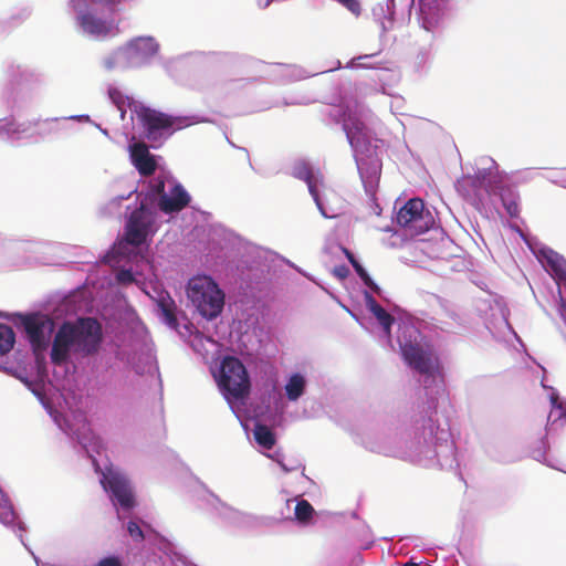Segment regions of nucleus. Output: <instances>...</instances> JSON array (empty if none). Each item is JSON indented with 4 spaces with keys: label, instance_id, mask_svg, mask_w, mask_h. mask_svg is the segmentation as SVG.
<instances>
[{
    "label": "nucleus",
    "instance_id": "obj_15",
    "mask_svg": "<svg viewBox=\"0 0 566 566\" xmlns=\"http://www.w3.org/2000/svg\"><path fill=\"white\" fill-rule=\"evenodd\" d=\"M364 298L368 311L373 313V315L377 318V321L382 326L385 332L389 334L390 328L395 322V318L382 306H380L377 303L375 297L369 292L364 293Z\"/></svg>",
    "mask_w": 566,
    "mask_h": 566
},
{
    "label": "nucleus",
    "instance_id": "obj_30",
    "mask_svg": "<svg viewBox=\"0 0 566 566\" xmlns=\"http://www.w3.org/2000/svg\"><path fill=\"white\" fill-rule=\"evenodd\" d=\"M116 279L122 284H130L135 281L134 274L130 270H120L116 274Z\"/></svg>",
    "mask_w": 566,
    "mask_h": 566
},
{
    "label": "nucleus",
    "instance_id": "obj_36",
    "mask_svg": "<svg viewBox=\"0 0 566 566\" xmlns=\"http://www.w3.org/2000/svg\"><path fill=\"white\" fill-rule=\"evenodd\" d=\"M402 566H419V565H418V564H416V563H410V562H409V563L403 564Z\"/></svg>",
    "mask_w": 566,
    "mask_h": 566
},
{
    "label": "nucleus",
    "instance_id": "obj_33",
    "mask_svg": "<svg viewBox=\"0 0 566 566\" xmlns=\"http://www.w3.org/2000/svg\"><path fill=\"white\" fill-rule=\"evenodd\" d=\"M342 251L350 264H354L355 262H357L355 255L352 253V251L349 249L342 247Z\"/></svg>",
    "mask_w": 566,
    "mask_h": 566
},
{
    "label": "nucleus",
    "instance_id": "obj_29",
    "mask_svg": "<svg viewBox=\"0 0 566 566\" xmlns=\"http://www.w3.org/2000/svg\"><path fill=\"white\" fill-rule=\"evenodd\" d=\"M375 54H365L357 56L354 61H356V65L363 69H377V64H370L367 60L374 57Z\"/></svg>",
    "mask_w": 566,
    "mask_h": 566
},
{
    "label": "nucleus",
    "instance_id": "obj_2",
    "mask_svg": "<svg viewBox=\"0 0 566 566\" xmlns=\"http://www.w3.org/2000/svg\"><path fill=\"white\" fill-rule=\"evenodd\" d=\"M188 297L199 313L208 318H216L224 305V294L209 276H196L189 281Z\"/></svg>",
    "mask_w": 566,
    "mask_h": 566
},
{
    "label": "nucleus",
    "instance_id": "obj_24",
    "mask_svg": "<svg viewBox=\"0 0 566 566\" xmlns=\"http://www.w3.org/2000/svg\"><path fill=\"white\" fill-rule=\"evenodd\" d=\"M355 269L358 276L361 279L365 285H367L370 290H373L375 293L380 294L379 286L371 280L369 274L366 272V270L361 266V264L357 261L354 264H352Z\"/></svg>",
    "mask_w": 566,
    "mask_h": 566
},
{
    "label": "nucleus",
    "instance_id": "obj_13",
    "mask_svg": "<svg viewBox=\"0 0 566 566\" xmlns=\"http://www.w3.org/2000/svg\"><path fill=\"white\" fill-rule=\"evenodd\" d=\"M78 23L86 33L96 38H106L113 32L112 22L99 19L91 13L81 14Z\"/></svg>",
    "mask_w": 566,
    "mask_h": 566
},
{
    "label": "nucleus",
    "instance_id": "obj_10",
    "mask_svg": "<svg viewBox=\"0 0 566 566\" xmlns=\"http://www.w3.org/2000/svg\"><path fill=\"white\" fill-rule=\"evenodd\" d=\"M293 175L295 178L306 182L308 191L312 198L314 199L317 208L319 209L323 216H326L324 210V203L321 198L319 188L322 187L324 189V195L326 198L328 197V195L333 192V190L325 187L323 176L321 174H315L312 167L303 161L298 163L295 166Z\"/></svg>",
    "mask_w": 566,
    "mask_h": 566
},
{
    "label": "nucleus",
    "instance_id": "obj_21",
    "mask_svg": "<svg viewBox=\"0 0 566 566\" xmlns=\"http://www.w3.org/2000/svg\"><path fill=\"white\" fill-rule=\"evenodd\" d=\"M304 387H305L304 378L298 374L293 375L285 386L287 398L290 400L298 399L304 392Z\"/></svg>",
    "mask_w": 566,
    "mask_h": 566
},
{
    "label": "nucleus",
    "instance_id": "obj_11",
    "mask_svg": "<svg viewBox=\"0 0 566 566\" xmlns=\"http://www.w3.org/2000/svg\"><path fill=\"white\" fill-rule=\"evenodd\" d=\"M129 151L132 163L142 176L148 177L155 172L157 164L145 143L138 142L130 145Z\"/></svg>",
    "mask_w": 566,
    "mask_h": 566
},
{
    "label": "nucleus",
    "instance_id": "obj_7",
    "mask_svg": "<svg viewBox=\"0 0 566 566\" xmlns=\"http://www.w3.org/2000/svg\"><path fill=\"white\" fill-rule=\"evenodd\" d=\"M397 223L409 230L411 235H419L430 230L434 220L419 198L409 199L397 213Z\"/></svg>",
    "mask_w": 566,
    "mask_h": 566
},
{
    "label": "nucleus",
    "instance_id": "obj_6",
    "mask_svg": "<svg viewBox=\"0 0 566 566\" xmlns=\"http://www.w3.org/2000/svg\"><path fill=\"white\" fill-rule=\"evenodd\" d=\"M18 317L33 353L39 355L46 350L55 328L54 321L40 312L19 314Z\"/></svg>",
    "mask_w": 566,
    "mask_h": 566
},
{
    "label": "nucleus",
    "instance_id": "obj_32",
    "mask_svg": "<svg viewBox=\"0 0 566 566\" xmlns=\"http://www.w3.org/2000/svg\"><path fill=\"white\" fill-rule=\"evenodd\" d=\"M334 274L339 277L340 280H344L348 276L349 274V270L347 266L345 265H340V266H336L334 269Z\"/></svg>",
    "mask_w": 566,
    "mask_h": 566
},
{
    "label": "nucleus",
    "instance_id": "obj_28",
    "mask_svg": "<svg viewBox=\"0 0 566 566\" xmlns=\"http://www.w3.org/2000/svg\"><path fill=\"white\" fill-rule=\"evenodd\" d=\"M108 95H109L111 99L113 101V103L118 107V109L124 112L125 96L122 94V92L118 91L117 88H111L108 91Z\"/></svg>",
    "mask_w": 566,
    "mask_h": 566
},
{
    "label": "nucleus",
    "instance_id": "obj_20",
    "mask_svg": "<svg viewBox=\"0 0 566 566\" xmlns=\"http://www.w3.org/2000/svg\"><path fill=\"white\" fill-rule=\"evenodd\" d=\"M15 343V334L13 329L6 325L0 324V356L8 354Z\"/></svg>",
    "mask_w": 566,
    "mask_h": 566
},
{
    "label": "nucleus",
    "instance_id": "obj_8",
    "mask_svg": "<svg viewBox=\"0 0 566 566\" xmlns=\"http://www.w3.org/2000/svg\"><path fill=\"white\" fill-rule=\"evenodd\" d=\"M154 222V212L142 203L139 208L130 213L127 220L124 237L125 241L134 247L142 245L146 241Z\"/></svg>",
    "mask_w": 566,
    "mask_h": 566
},
{
    "label": "nucleus",
    "instance_id": "obj_16",
    "mask_svg": "<svg viewBox=\"0 0 566 566\" xmlns=\"http://www.w3.org/2000/svg\"><path fill=\"white\" fill-rule=\"evenodd\" d=\"M127 49L136 56L149 57L158 52V44L150 36H139L129 41Z\"/></svg>",
    "mask_w": 566,
    "mask_h": 566
},
{
    "label": "nucleus",
    "instance_id": "obj_18",
    "mask_svg": "<svg viewBox=\"0 0 566 566\" xmlns=\"http://www.w3.org/2000/svg\"><path fill=\"white\" fill-rule=\"evenodd\" d=\"M253 434L258 444L264 449L271 450L275 446V434L268 426L262 423L255 424Z\"/></svg>",
    "mask_w": 566,
    "mask_h": 566
},
{
    "label": "nucleus",
    "instance_id": "obj_31",
    "mask_svg": "<svg viewBox=\"0 0 566 566\" xmlns=\"http://www.w3.org/2000/svg\"><path fill=\"white\" fill-rule=\"evenodd\" d=\"M96 566H123L122 560L117 556H108L102 558Z\"/></svg>",
    "mask_w": 566,
    "mask_h": 566
},
{
    "label": "nucleus",
    "instance_id": "obj_4",
    "mask_svg": "<svg viewBox=\"0 0 566 566\" xmlns=\"http://www.w3.org/2000/svg\"><path fill=\"white\" fill-rule=\"evenodd\" d=\"M403 361L413 370L428 377L442 376V368L438 355L429 344L405 342L400 344Z\"/></svg>",
    "mask_w": 566,
    "mask_h": 566
},
{
    "label": "nucleus",
    "instance_id": "obj_27",
    "mask_svg": "<svg viewBox=\"0 0 566 566\" xmlns=\"http://www.w3.org/2000/svg\"><path fill=\"white\" fill-rule=\"evenodd\" d=\"M127 532L129 534V536L135 541V542H143L145 536H144V532L143 530L140 528V526L134 522V521H129L128 524H127Z\"/></svg>",
    "mask_w": 566,
    "mask_h": 566
},
{
    "label": "nucleus",
    "instance_id": "obj_12",
    "mask_svg": "<svg viewBox=\"0 0 566 566\" xmlns=\"http://www.w3.org/2000/svg\"><path fill=\"white\" fill-rule=\"evenodd\" d=\"M189 202L190 196L181 185L177 184L169 195L163 193L160 196L158 207L165 213H172L181 211Z\"/></svg>",
    "mask_w": 566,
    "mask_h": 566
},
{
    "label": "nucleus",
    "instance_id": "obj_26",
    "mask_svg": "<svg viewBox=\"0 0 566 566\" xmlns=\"http://www.w3.org/2000/svg\"><path fill=\"white\" fill-rule=\"evenodd\" d=\"M502 201H503V206H504L506 212L510 214V217L517 218L520 214V207H518L517 201L514 198H505V197L502 198Z\"/></svg>",
    "mask_w": 566,
    "mask_h": 566
},
{
    "label": "nucleus",
    "instance_id": "obj_35",
    "mask_svg": "<svg viewBox=\"0 0 566 566\" xmlns=\"http://www.w3.org/2000/svg\"><path fill=\"white\" fill-rule=\"evenodd\" d=\"M96 2H101V3H104V4H117L119 3L122 0H95Z\"/></svg>",
    "mask_w": 566,
    "mask_h": 566
},
{
    "label": "nucleus",
    "instance_id": "obj_1",
    "mask_svg": "<svg viewBox=\"0 0 566 566\" xmlns=\"http://www.w3.org/2000/svg\"><path fill=\"white\" fill-rule=\"evenodd\" d=\"M102 325L96 318H80L76 323L64 322L56 331L50 358L52 364L62 366L72 352L82 356L95 354L102 343Z\"/></svg>",
    "mask_w": 566,
    "mask_h": 566
},
{
    "label": "nucleus",
    "instance_id": "obj_3",
    "mask_svg": "<svg viewBox=\"0 0 566 566\" xmlns=\"http://www.w3.org/2000/svg\"><path fill=\"white\" fill-rule=\"evenodd\" d=\"M145 138L150 142L151 147L161 146L175 132L186 126L185 119L169 114L144 107L138 113Z\"/></svg>",
    "mask_w": 566,
    "mask_h": 566
},
{
    "label": "nucleus",
    "instance_id": "obj_14",
    "mask_svg": "<svg viewBox=\"0 0 566 566\" xmlns=\"http://www.w3.org/2000/svg\"><path fill=\"white\" fill-rule=\"evenodd\" d=\"M542 262L558 282L566 285V260L562 255L553 250H545L542 251Z\"/></svg>",
    "mask_w": 566,
    "mask_h": 566
},
{
    "label": "nucleus",
    "instance_id": "obj_34",
    "mask_svg": "<svg viewBox=\"0 0 566 566\" xmlns=\"http://www.w3.org/2000/svg\"><path fill=\"white\" fill-rule=\"evenodd\" d=\"M164 189H165V182H164V180H159L156 185V192L164 193Z\"/></svg>",
    "mask_w": 566,
    "mask_h": 566
},
{
    "label": "nucleus",
    "instance_id": "obj_22",
    "mask_svg": "<svg viewBox=\"0 0 566 566\" xmlns=\"http://www.w3.org/2000/svg\"><path fill=\"white\" fill-rule=\"evenodd\" d=\"M18 520L13 505L10 500L1 495L0 497V522L4 525H13Z\"/></svg>",
    "mask_w": 566,
    "mask_h": 566
},
{
    "label": "nucleus",
    "instance_id": "obj_19",
    "mask_svg": "<svg viewBox=\"0 0 566 566\" xmlns=\"http://www.w3.org/2000/svg\"><path fill=\"white\" fill-rule=\"evenodd\" d=\"M344 128L346 130L347 138L354 148H357L358 145L365 140V126L360 120H355L352 125L346 122L344 124Z\"/></svg>",
    "mask_w": 566,
    "mask_h": 566
},
{
    "label": "nucleus",
    "instance_id": "obj_25",
    "mask_svg": "<svg viewBox=\"0 0 566 566\" xmlns=\"http://www.w3.org/2000/svg\"><path fill=\"white\" fill-rule=\"evenodd\" d=\"M158 305L168 323L176 322V316L172 308L174 302L171 300L167 301L163 298L159 301Z\"/></svg>",
    "mask_w": 566,
    "mask_h": 566
},
{
    "label": "nucleus",
    "instance_id": "obj_23",
    "mask_svg": "<svg viewBox=\"0 0 566 566\" xmlns=\"http://www.w3.org/2000/svg\"><path fill=\"white\" fill-rule=\"evenodd\" d=\"M314 513L313 506L306 500H302L297 502L295 506V516L297 521L305 523L307 522Z\"/></svg>",
    "mask_w": 566,
    "mask_h": 566
},
{
    "label": "nucleus",
    "instance_id": "obj_17",
    "mask_svg": "<svg viewBox=\"0 0 566 566\" xmlns=\"http://www.w3.org/2000/svg\"><path fill=\"white\" fill-rule=\"evenodd\" d=\"M468 179L471 181L472 186H479L486 192H497L501 189L499 186L501 177L497 171L479 170L475 176L469 177Z\"/></svg>",
    "mask_w": 566,
    "mask_h": 566
},
{
    "label": "nucleus",
    "instance_id": "obj_5",
    "mask_svg": "<svg viewBox=\"0 0 566 566\" xmlns=\"http://www.w3.org/2000/svg\"><path fill=\"white\" fill-rule=\"evenodd\" d=\"M218 385L227 396L234 399H241L249 394V376L239 358L227 356L222 359Z\"/></svg>",
    "mask_w": 566,
    "mask_h": 566
},
{
    "label": "nucleus",
    "instance_id": "obj_9",
    "mask_svg": "<svg viewBox=\"0 0 566 566\" xmlns=\"http://www.w3.org/2000/svg\"><path fill=\"white\" fill-rule=\"evenodd\" d=\"M101 483L105 491L111 492L116 503L124 510H130L135 506V496L129 481L125 475L115 471L103 473Z\"/></svg>",
    "mask_w": 566,
    "mask_h": 566
}]
</instances>
